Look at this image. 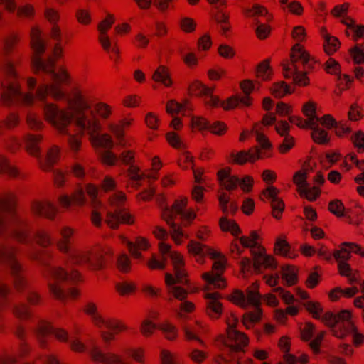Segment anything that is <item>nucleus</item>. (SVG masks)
Masks as SVG:
<instances>
[{
	"label": "nucleus",
	"mask_w": 364,
	"mask_h": 364,
	"mask_svg": "<svg viewBox=\"0 0 364 364\" xmlns=\"http://www.w3.org/2000/svg\"><path fill=\"white\" fill-rule=\"evenodd\" d=\"M362 247L353 242H343L341 244L339 250H336L333 255L336 262H347L350 257V253L355 252L363 255Z\"/></svg>",
	"instance_id": "c756f323"
},
{
	"label": "nucleus",
	"mask_w": 364,
	"mask_h": 364,
	"mask_svg": "<svg viewBox=\"0 0 364 364\" xmlns=\"http://www.w3.org/2000/svg\"><path fill=\"white\" fill-rule=\"evenodd\" d=\"M326 70L328 73L338 75V81L341 85H346L349 88L351 83V79L347 75L341 74L340 65L334 59L330 58L326 63Z\"/></svg>",
	"instance_id": "58836bf2"
},
{
	"label": "nucleus",
	"mask_w": 364,
	"mask_h": 364,
	"mask_svg": "<svg viewBox=\"0 0 364 364\" xmlns=\"http://www.w3.org/2000/svg\"><path fill=\"white\" fill-rule=\"evenodd\" d=\"M0 4L9 12H14L16 11V14L19 17L29 18L33 16L35 13L33 6L30 4H24L17 8L14 0H0Z\"/></svg>",
	"instance_id": "473e14b6"
},
{
	"label": "nucleus",
	"mask_w": 364,
	"mask_h": 364,
	"mask_svg": "<svg viewBox=\"0 0 364 364\" xmlns=\"http://www.w3.org/2000/svg\"><path fill=\"white\" fill-rule=\"evenodd\" d=\"M76 125L80 129L86 131L90 136V141L94 146H99L104 148L112 149L114 146L112 137L109 134H99L100 124L99 121L93 116L90 111L89 114L83 112L76 117Z\"/></svg>",
	"instance_id": "0eeeda50"
},
{
	"label": "nucleus",
	"mask_w": 364,
	"mask_h": 364,
	"mask_svg": "<svg viewBox=\"0 0 364 364\" xmlns=\"http://www.w3.org/2000/svg\"><path fill=\"white\" fill-rule=\"evenodd\" d=\"M91 252L88 250L76 251L69 255L68 259L73 264L77 265L89 264L90 268L93 270L102 269L103 263L102 259H99L97 262H92L91 261Z\"/></svg>",
	"instance_id": "a878e982"
},
{
	"label": "nucleus",
	"mask_w": 364,
	"mask_h": 364,
	"mask_svg": "<svg viewBox=\"0 0 364 364\" xmlns=\"http://www.w3.org/2000/svg\"><path fill=\"white\" fill-rule=\"evenodd\" d=\"M69 107L74 113L70 109H60L53 103L46 105L43 109L46 121L61 134H68V127L74 118L76 120L79 113L89 114L90 112L89 104L78 92L69 99Z\"/></svg>",
	"instance_id": "f03ea898"
},
{
	"label": "nucleus",
	"mask_w": 364,
	"mask_h": 364,
	"mask_svg": "<svg viewBox=\"0 0 364 364\" xmlns=\"http://www.w3.org/2000/svg\"><path fill=\"white\" fill-rule=\"evenodd\" d=\"M136 284L130 281H122L115 284L116 291L122 296H128L136 291Z\"/></svg>",
	"instance_id": "864d4df0"
},
{
	"label": "nucleus",
	"mask_w": 364,
	"mask_h": 364,
	"mask_svg": "<svg viewBox=\"0 0 364 364\" xmlns=\"http://www.w3.org/2000/svg\"><path fill=\"white\" fill-rule=\"evenodd\" d=\"M258 289L259 284L255 282L247 289L245 294L236 290L230 296L231 301L242 308L247 309L250 306L255 308L253 311L247 312L243 315L242 323L247 329L252 328L261 318L262 312L259 307L261 304V296Z\"/></svg>",
	"instance_id": "20e7f679"
},
{
	"label": "nucleus",
	"mask_w": 364,
	"mask_h": 364,
	"mask_svg": "<svg viewBox=\"0 0 364 364\" xmlns=\"http://www.w3.org/2000/svg\"><path fill=\"white\" fill-rule=\"evenodd\" d=\"M30 208L33 215L50 220H55L58 213L55 204L46 198L33 200Z\"/></svg>",
	"instance_id": "f3484780"
},
{
	"label": "nucleus",
	"mask_w": 364,
	"mask_h": 364,
	"mask_svg": "<svg viewBox=\"0 0 364 364\" xmlns=\"http://www.w3.org/2000/svg\"><path fill=\"white\" fill-rule=\"evenodd\" d=\"M312 129L311 137L314 141L318 144H325L329 141L327 132L318 127V124L310 127Z\"/></svg>",
	"instance_id": "6e6d98bb"
},
{
	"label": "nucleus",
	"mask_w": 364,
	"mask_h": 364,
	"mask_svg": "<svg viewBox=\"0 0 364 364\" xmlns=\"http://www.w3.org/2000/svg\"><path fill=\"white\" fill-rule=\"evenodd\" d=\"M301 62L304 69H311L313 65L309 55L297 43L292 48L291 62L283 65V72L285 77L291 78L294 83L299 87L309 84L306 71H301L297 65Z\"/></svg>",
	"instance_id": "39448f33"
},
{
	"label": "nucleus",
	"mask_w": 364,
	"mask_h": 364,
	"mask_svg": "<svg viewBox=\"0 0 364 364\" xmlns=\"http://www.w3.org/2000/svg\"><path fill=\"white\" fill-rule=\"evenodd\" d=\"M60 156L61 148L56 144H53L46 151V161H43L41 156L40 157V160L38 161L40 168L44 171H49L60 160Z\"/></svg>",
	"instance_id": "cd10ccee"
},
{
	"label": "nucleus",
	"mask_w": 364,
	"mask_h": 364,
	"mask_svg": "<svg viewBox=\"0 0 364 364\" xmlns=\"http://www.w3.org/2000/svg\"><path fill=\"white\" fill-rule=\"evenodd\" d=\"M63 92H1L0 102L3 105H31L36 100L47 101L48 97L59 100Z\"/></svg>",
	"instance_id": "1a4fd4ad"
},
{
	"label": "nucleus",
	"mask_w": 364,
	"mask_h": 364,
	"mask_svg": "<svg viewBox=\"0 0 364 364\" xmlns=\"http://www.w3.org/2000/svg\"><path fill=\"white\" fill-rule=\"evenodd\" d=\"M252 132L256 136V141L259 144L262 149L268 150L272 148V144L268 138L262 132L259 124H255L252 128Z\"/></svg>",
	"instance_id": "bf43d9fd"
},
{
	"label": "nucleus",
	"mask_w": 364,
	"mask_h": 364,
	"mask_svg": "<svg viewBox=\"0 0 364 364\" xmlns=\"http://www.w3.org/2000/svg\"><path fill=\"white\" fill-rule=\"evenodd\" d=\"M54 327L51 325L50 323L46 321H41L36 328V333L37 340L38 341L39 346L42 348H46L48 346V342L46 338V336L50 333L52 334L53 330Z\"/></svg>",
	"instance_id": "4c0bfd02"
},
{
	"label": "nucleus",
	"mask_w": 364,
	"mask_h": 364,
	"mask_svg": "<svg viewBox=\"0 0 364 364\" xmlns=\"http://www.w3.org/2000/svg\"><path fill=\"white\" fill-rule=\"evenodd\" d=\"M342 23L347 26L346 34L351 35L355 41L363 36L364 26L357 24L353 19L346 18L342 20Z\"/></svg>",
	"instance_id": "49530a36"
},
{
	"label": "nucleus",
	"mask_w": 364,
	"mask_h": 364,
	"mask_svg": "<svg viewBox=\"0 0 364 364\" xmlns=\"http://www.w3.org/2000/svg\"><path fill=\"white\" fill-rule=\"evenodd\" d=\"M215 253L213 257L209 255L214 260L212 270L202 274L203 279L206 282L205 291H208L212 288L223 289L226 287V282L222 275L226 269L227 259L216 250H215Z\"/></svg>",
	"instance_id": "f8f14e48"
},
{
	"label": "nucleus",
	"mask_w": 364,
	"mask_h": 364,
	"mask_svg": "<svg viewBox=\"0 0 364 364\" xmlns=\"http://www.w3.org/2000/svg\"><path fill=\"white\" fill-rule=\"evenodd\" d=\"M171 248L169 244L161 242L159 244V249L162 255L161 259H158L155 257H153L147 263V265L151 269H164L166 266L167 259L164 256L168 253Z\"/></svg>",
	"instance_id": "e433bc0d"
},
{
	"label": "nucleus",
	"mask_w": 364,
	"mask_h": 364,
	"mask_svg": "<svg viewBox=\"0 0 364 364\" xmlns=\"http://www.w3.org/2000/svg\"><path fill=\"white\" fill-rule=\"evenodd\" d=\"M17 41L18 37L11 35L3 38L0 43V53L3 55L0 69L4 77L1 83L7 89L6 91H21L18 75L15 70L16 60L9 56Z\"/></svg>",
	"instance_id": "7ed1b4c3"
},
{
	"label": "nucleus",
	"mask_w": 364,
	"mask_h": 364,
	"mask_svg": "<svg viewBox=\"0 0 364 364\" xmlns=\"http://www.w3.org/2000/svg\"><path fill=\"white\" fill-rule=\"evenodd\" d=\"M256 75L262 80H268L272 75V68L269 65V60H265L260 63L255 69Z\"/></svg>",
	"instance_id": "052dcab7"
},
{
	"label": "nucleus",
	"mask_w": 364,
	"mask_h": 364,
	"mask_svg": "<svg viewBox=\"0 0 364 364\" xmlns=\"http://www.w3.org/2000/svg\"><path fill=\"white\" fill-rule=\"evenodd\" d=\"M127 247L130 254L136 259L141 257V254L139 250L145 251L149 247V240L143 237H137L134 242L127 241Z\"/></svg>",
	"instance_id": "79ce46f5"
},
{
	"label": "nucleus",
	"mask_w": 364,
	"mask_h": 364,
	"mask_svg": "<svg viewBox=\"0 0 364 364\" xmlns=\"http://www.w3.org/2000/svg\"><path fill=\"white\" fill-rule=\"evenodd\" d=\"M32 48L36 56L32 60L33 68L36 72L42 73L46 75L45 86L37 91H60L58 85L66 84L69 82L68 73L63 69L56 71L53 57L49 56L43 60L41 55L46 50V43L41 36V31L37 28L31 31Z\"/></svg>",
	"instance_id": "f257e3e1"
},
{
	"label": "nucleus",
	"mask_w": 364,
	"mask_h": 364,
	"mask_svg": "<svg viewBox=\"0 0 364 364\" xmlns=\"http://www.w3.org/2000/svg\"><path fill=\"white\" fill-rule=\"evenodd\" d=\"M249 343L247 336L236 329L227 330V338L224 344L233 351H243L245 347Z\"/></svg>",
	"instance_id": "b1692460"
},
{
	"label": "nucleus",
	"mask_w": 364,
	"mask_h": 364,
	"mask_svg": "<svg viewBox=\"0 0 364 364\" xmlns=\"http://www.w3.org/2000/svg\"><path fill=\"white\" fill-rule=\"evenodd\" d=\"M75 233L76 229L70 225H63L59 228L56 247L61 253L70 252Z\"/></svg>",
	"instance_id": "4be33fe9"
},
{
	"label": "nucleus",
	"mask_w": 364,
	"mask_h": 364,
	"mask_svg": "<svg viewBox=\"0 0 364 364\" xmlns=\"http://www.w3.org/2000/svg\"><path fill=\"white\" fill-rule=\"evenodd\" d=\"M186 279H183L182 281H178V278H175L171 273L165 274V284L168 294L170 296L169 301L173 298L178 300L183 301L188 296V291L184 288L177 285L178 284L186 283Z\"/></svg>",
	"instance_id": "aec40b11"
},
{
	"label": "nucleus",
	"mask_w": 364,
	"mask_h": 364,
	"mask_svg": "<svg viewBox=\"0 0 364 364\" xmlns=\"http://www.w3.org/2000/svg\"><path fill=\"white\" fill-rule=\"evenodd\" d=\"M83 311L90 317L92 323L100 328V323L105 316L99 312L97 304L93 301L87 302L83 307Z\"/></svg>",
	"instance_id": "a18cd8bd"
},
{
	"label": "nucleus",
	"mask_w": 364,
	"mask_h": 364,
	"mask_svg": "<svg viewBox=\"0 0 364 364\" xmlns=\"http://www.w3.org/2000/svg\"><path fill=\"white\" fill-rule=\"evenodd\" d=\"M233 162L242 165L247 162L252 163L262 158L260 149L257 146H253L248 151H241L237 153L232 152L230 154Z\"/></svg>",
	"instance_id": "7c9ffc66"
},
{
	"label": "nucleus",
	"mask_w": 364,
	"mask_h": 364,
	"mask_svg": "<svg viewBox=\"0 0 364 364\" xmlns=\"http://www.w3.org/2000/svg\"><path fill=\"white\" fill-rule=\"evenodd\" d=\"M219 225L223 231H229L234 236H237L241 232L239 225L234 220L225 217L220 219Z\"/></svg>",
	"instance_id": "4d7b16f0"
},
{
	"label": "nucleus",
	"mask_w": 364,
	"mask_h": 364,
	"mask_svg": "<svg viewBox=\"0 0 364 364\" xmlns=\"http://www.w3.org/2000/svg\"><path fill=\"white\" fill-rule=\"evenodd\" d=\"M350 53L355 65L354 73L358 80H361L363 75V68L360 66L364 62V50L360 44H356L350 49Z\"/></svg>",
	"instance_id": "72a5a7b5"
},
{
	"label": "nucleus",
	"mask_w": 364,
	"mask_h": 364,
	"mask_svg": "<svg viewBox=\"0 0 364 364\" xmlns=\"http://www.w3.org/2000/svg\"><path fill=\"white\" fill-rule=\"evenodd\" d=\"M250 92H238L229 97L226 101L220 102L218 97L213 92H202L200 97L206 106L216 107L221 105L224 109H230L237 106H249L251 105Z\"/></svg>",
	"instance_id": "ddd939ff"
},
{
	"label": "nucleus",
	"mask_w": 364,
	"mask_h": 364,
	"mask_svg": "<svg viewBox=\"0 0 364 364\" xmlns=\"http://www.w3.org/2000/svg\"><path fill=\"white\" fill-rule=\"evenodd\" d=\"M129 181L127 183V188L137 189L141 186V181L144 178L143 172L139 167L132 165L127 171Z\"/></svg>",
	"instance_id": "ea45409f"
},
{
	"label": "nucleus",
	"mask_w": 364,
	"mask_h": 364,
	"mask_svg": "<svg viewBox=\"0 0 364 364\" xmlns=\"http://www.w3.org/2000/svg\"><path fill=\"white\" fill-rule=\"evenodd\" d=\"M34 237L36 243L42 247H48L52 244L50 235L44 229L38 230Z\"/></svg>",
	"instance_id": "338daca9"
},
{
	"label": "nucleus",
	"mask_w": 364,
	"mask_h": 364,
	"mask_svg": "<svg viewBox=\"0 0 364 364\" xmlns=\"http://www.w3.org/2000/svg\"><path fill=\"white\" fill-rule=\"evenodd\" d=\"M91 360L100 364H129L123 355L114 352H104L100 346L95 343L90 350Z\"/></svg>",
	"instance_id": "dca6fc26"
},
{
	"label": "nucleus",
	"mask_w": 364,
	"mask_h": 364,
	"mask_svg": "<svg viewBox=\"0 0 364 364\" xmlns=\"http://www.w3.org/2000/svg\"><path fill=\"white\" fill-rule=\"evenodd\" d=\"M280 191L273 186H268L266 189L263 190L261 194V198L269 199L271 201L272 214L274 218L279 219L284 209V203L278 197Z\"/></svg>",
	"instance_id": "412c9836"
},
{
	"label": "nucleus",
	"mask_w": 364,
	"mask_h": 364,
	"mask_svg": "<svg viewBox=\"0 0 364 364\" xmlns=\"http://www.w3.org/2000/svg\"><path fill=\"white\" fill-rule=\"evenodd\" d=\"M158 328L161 331L164 337L168 341H173L178 338V328L174 324L168 321L159 323Z\"/></svg>",
	"instance_id": "09e8293b"
},
{
	"label": "nucleus",
	"mask_w": 364,
	"mask_h": 364,
	"mask_svg": "<svg viewBox=\"0 0 364 364\" xmlns=\"http://www.w3.org/2000/svg\"><path fill=\"white\" fill-rule=\"evenodd\" d=\"M195 309V304L192 301L185 299L180 303L178 308L175 311L177 317L183 319L186 318L187 314L193 312Z\"/></svg>",
	"instance_id": "680f3d73"
},
{
	"label": "nucleus",
	"mask_w": 364,
	"mask_h": 364,
	"mask_svg": "<svg viewBox=\"0 0 364 364\" xmlns=\"http://www.w3.org/2000/svg\"><path fill=\"white\" fill-rule=\"evenodd\" d=\"M322 321L331 328L334 336L343 338L355 330V326L351 320V313L343 310L337 314L326 312L323 314Z\"/></svg>",
	"instance_id": "9d476101"
},
{
	"label": "nucleus",
	"mask_w": 364,
	"mask_h": 364,
	"mask_svg": "<svg viewBox=\"0 0 364 364\" xmlns=\"http://www.w3.org/2000/svg\"><path fill=\"white\" fill-rule=\"evenodd\" d=\"M0 174L6 175L11 178H18L21 176L18 168L12 165L9 159L2 154H0Z\"/></svg>",
	"instance_id": "a19ab883"
},
{
	"label": "nucleus",
	"mask_w": 364,
	"mask_h": 364,
	"mask_svg": "<svg viewBox=\"0 0 364 364\" xmlns=\"http://www.w3.org/2000/svg\"><path fill=\"white\" fill-rule=\"evenodd\" d=\"M188 203L186 197L176 200L171 208H165L161 213L162 219L170 226V235L175 244L180 245L183 242V238H188V235L186 234L179 225L174 223L178 214L181 212L183 208H186Z\"/></svg>",
	"instance_id": "9b49d317"
},
{
	"label": "nucleus",
	"mask_w": 364,
	"mask_h": 364,
	"mask_svg": "<svg viewBox=\"0 0 364 364\" xmlns=\"http://www.w3.org/2000/svg\"><path fill=\"white\" fill-rule=\"evenodd\" d=\"M14 235L20 242H26L28 238V231L25 222L16 220L14 225Z\"/></svg>",
	"instance_id": "603ef678"
},
{
	"label": "nucleus",
	"mask_w": 364,
	"mask_h": 364,
	"mask_svg": "<svg viewBox=\"0 0 364 364\" xmlns=\"http://www.w3.org/2000/svg\"><path fill=\"white\" fill-rule=\"evenodd\" d=\"M188 252L193 255H198L200 257L215 255V250L203 245L195 240H191L187 245Z\"/></svg>",
	"instance_id": "37998d69"
},
{
	"label": "nucleus",
	"mask_w": 364,
	"mask_h": 364,
	"mask_svg": "<svg viewBox=\"0 0 364 364\" xmlns=\"http://www.w3.org/2000/svg\"><path fill=\"white\" fill-rule=\"evenodd\" d=\"M46 278L50 293L58 299H65L66 294L63 289L62 282L68 279L67 271L60 266L51 267Z\"/></svg>",
	"instance_id": "4468645a"
},
{
	"label": "nucleus",
	"mask_w": 364,
	"mask_h": 364,
	"mask_svg": "<svg viewBox=\"0 0 364 364\" xmlns=\"http://www.w3.org/2000/svg\"><path fill=\"white\" fill-rule=\"evenodd\" d=\"M253 267L255 271L259 272L261 269H274L277 267V262L273 256L266 254L263 247L252 250Z\"/></svg>",
	"instance_id": "6ab92c4d"
},
{
	"label": "nucleus",
	"mask_w": 364,
	"mask_h": 364,
	"mask_svg": "<svg viewBox=\"0 0 364 364\" xmlns=\"http://www.w3.org/2000/svg\"><path fill=\"white\" fill-rule=\"evenodd\" d=\"M44 16L51 24L50 36L52 39L57 41L53 48V54L55 58H58L62 54V48L60 44L62 38V32L59 26L57 24L59 20V14L55 9L51 7H46L44 11Z\"/></svg>",
	"instance_id": "2eb2a0df"
},
{
	"label": "nucleus",
	"mask_w": 364,
	"mask_h": 364,
	"mask_svg": "<svg viewBox=\"0 0 364 364\" xmlns=\"http://www.w3.org/2000/svg\"><path fill=\"white\" fill-rule=\"evenodd\" d=\"M81 129V133L77 134H68L69 137L68 139V144L70 149L73 153H77L80 151L82 147V136L84 134L86 131Z\"/></svg>",
	"instance_id": "0e129e2a"
},
{
	"label": "nucleus",
	"mask_w": 364,
	"mask_h": 364,
	"mask_svg": "<svg viewBox=\"0 0 364 364\" xmlns=\"http://www.w3.org/2000/svg\"><path fill=\"white\" fill-rule=\"evenodd\" d=\"M12 313L16 318L22 321L28 320L31 317V309L25 303L14 304L12 308Z\"/></svg>",
	"instance_id": "8fccbe9b"
},
{
	"label": "nucleus",
	"mask_w": 364,
	"mask_h": 364,
	"mask_svg": "<svg viewBox=\"0 0 364 364\" xmlns=\"http://www.w3.org/2000/svg\"><path fill=\"white\" fill-rule=\"evenodd\" d=\"M282 279L288 286H292L297 282V270L294 266H284L282 268Z\"/></svg>",
	"instance_id": "3c124183"
},
{
	"label": "nucleus",
	"mask_w": 364,
	"mask_h": 364,
	"mask_svg": "<svg viewBox=\"0 0 364 364\" xmlns=\"http://www.w3.org/2000/svg\"><path fill=\"white\" fill-rule=\"evenodd\" d=\"M204 296L208 300L206 314L212 318H218L223 311L222 304L218 301L220 294L218 292H207Z\"/></svg>",
	"instance_id": "2f4dec72"
},
{
	"label": "nucleus",
	"mask_w": 364,
	"mask_h": 364,
	"mask_svg": "<svg viewBox=\"0 0 364 364\" xmlns=\"http://www.w3.org/2000/svg\"><path fill=\"white\" fill-rule=\"evenodd\" d=\"M126 200V195L122 191H117L109 198L110 209L107 212L105 222L111 229H118L120 224L134 223V216L123 208Z\"/></svg>",
	"instance_id": "423d86ee"
},
{
	"label": "nucleus",
	"mask_w": 364,
	"mask_h": 364,
	"mask_svg": "<svg viewBox=\"0 0 364 364\" xmlns=\"http://www.w3.org/2000/svg\"><path fill=\"white\" fill-rule=\"evenodd\" d=\"M153 79L155 82L162 83L166 87H168L172 83L167 69L163 65L159 66L154 71Z\"/></svg>",
	"instance_id": "5fc2aeb1"
},
{
	"label": "nucleus",
	"mask_w": 364,
	"mask_h": 364,
	"mask_svg": "<svg viewBox=\"0 0 364 364\" xmlns=\"http://www.w3.org/2000/svg\"><path fill=\"white\" fill-rule=\"evenodd\" d=\"M193 109V107L188 100H184L182 102L171 100L167 102L166 106V110L170 114H176L181 111H191Z\"/></svg>",
	"instance_id": "de8ad7c7"
},
{
	"label": "nucleus",
	"mask_w": 364,
	"mask_h": 364,
	"mask_svg": "<svg viewBox=\"0 0 364 364\" xmlns=\"http://www.w3.org/2000/svg\"><path fill=\"white\" fill-rule=\"evenodd\" d=\"M187 356L194 363L202 364L208 358V353L198 348H192Z\"/></svg>",
	"instance_id": "774afa93"
},
{
	"label": "nucleus",
	"mask_w": 364,
	"mask_h": 364,
	"mask_svg": "<svg viewBox=\"0 0 364 364\" xmlns=\"http://www.w3.org/2000/svg\"><path fill=\"white\" fill-rule=\"evenodd\" d=\"M114 22V18L113 15L108 14L107 18L98 24L97 29L100 32L98 40L102 47L107 53L117 55L119 51L117 45L114 44L112 46L109 37L107 35V30L112 27Z\"/></svg>",
	"instance_id": "a211bd4d"
},
{
	"label": "nucleus",
	"mask_w": 364,
	"mask_h": 364,
	"mask_svg": "<svg viewBox=\"0 0 364 364\" xmlns=\"http://www.w3.org/2000/svg\"><path fill=\"white\" fill-rule=\"evenodd\" d=\"M102 327L112 330L116 334L126 331L128 329L127 326L122 321L113 317H104L100 323V328Z\"/></svg>",
	"instance_id": "c03bdc74"
},
{
	"label": "nucleus",
	"mask_w": 364,
	"mask_h": 364,
	"mask_svg": "<svg viewBox=\"0 0 364 364\" xmlns=\"http://www.w3.org/2000/svg\"><path fill=\"white\" fill-rule=\"evenodd\" d=\"M43 135L28 134L24 136V148L26 151L31 156L36 158L37 161L41 156V148L40 144L43 141Z\"/></svg>",
	"instance_id": "c85d7f7f"
},
{
	"label": "nucleus",
	"mask_w": 364,
	"mask_h": 364,
	"mask_svg": "<svg viewBox=\"0 0 364 364\" xmlns=\"http://www.w3.org/2000/svg\"><path fill=\"white\" fill-rule=\"evenodd\" d=\"M134 122V119L128 115L117 123H109L108 124V129L113 134L119 146H124L126 145L125 132Z\"/></svg>",
	"instance_id": "5701e85b"
},
{
	"label": "nucleus",
	"mask_w": 364,
	"mask_h": 364,
	"mask_svg": "<svg viewBox=\"0 0 364 364\" xmlns=\"http://www.w3.org/2000/svg\"><path fill=\"white\" fill-rule=\"evenodd\" d=\"M16 203V196L12 192H6L0 194V210L11 212ZM7 228L6 218L0 213V235L4 232Z\"/></svg>",
	"instance_id": "393cba45"
},
{
	"label": "nucleus",
	"mask_w": 364,
	"mask_h": 364,
	"mask_svg": "<svg viewBox=\"0 0 364 364\" xmlns=\"http://www.w3.org/2000/svg\"><path fill=\"white\" fill-rule=\"evenodd\" d=\"M169 257L173 267L175 278H178V281H182L186 277V272L184 269V259L181 254L176 251H169Z\"/></svg>",
	"instance_id": "f704fd0d"
},
{
	"label": "nucleus",
	"mask_w": 364,
	"mask_h": 364,
	"mask_svg": "<svg viewBox=\"0 0 364 364\" xmlns=\"http://www.w3.org/2000/svg\"><path fill=\"white\" fill-rule=\"evenodd\" d=\"M185 338L187 341H197L203 344V341L200 338V336L208 331L206 323L196 321L193 324H186L183 326Z\"/></svg>",
	"instance_id": "bb28decb"
},
{
	"label": "nucleus",
	"mask_w": 364,
	"mask_h": 364,
	"mask_svg": "<svg viewBox=\"0 0 364 364\" xmlns=\"http://www.w3.org/2000/svg\"><path fill=\"white\" fill-rule=\"evenodd\" d=\"M16 249L14 247H0V262H7L13 277L14 289L19 292L23 291L28 286V281L23 274L22 264L16 259Z\"/></svg>",
	"instance_id": "6e6552de"
},
{
	"label": "nucleus",
	"mask_w": 364,
	"mask_h": 364,
	"mask_svg": "<svg viewBox=\"0 0 364 364\" xmlns=\"http://www.w3.org/2000/svg\"><path fill=\"white\" fill-rule=\"evenodd\" d=\"M210 122L203 116L193 115L191 117V127L194 130H208Z\"/></svg>",
	"instance_id": "69168bd1"
},
{
	"label": "nucleus",
	"mask_w": 364,
	"mask_h": 364,
	"mask_svg": "<svg viewBox=\"0 0 364 364\" xmlns=\"http://www.w3.org/2000/svg\"><path fill=\"white\" fill-rule=\"evenodd\" d=\"M323 36L324 38L323 46L325 51L328 55H331L338 49L340 42L337 38L331 36L327 33H323Z\"/></svg>",
	"instance_id": "13d9d810"
},
{
	"label": "nucleus",
	"mask_w": 364,
	"mask_h": 364,
	"mask_svg": "<svg viewBox=\"0 0 364 364\" xmlns=\"http://www.w3.org/2000/svg\"><path fill=\"white\" fill-rule=\"evenodd\" d=\"M127 353L132 360L139 364L146 363V350L143 347H133L127 350Z\"/></svg>",
	"instance_id": "e2e57ef3"
},
{
	"label": "nucleus",
	"mask_w": 364,
	"mask_h": 364,
	"mask_svg": "<svg viewBox=\"0 0 364 364\" xmlns=\"http://www.w3.org/2000/svg\"><path fill=\"white\" fill-rule=\"evenodd\" d=\"M218 178L220 185L228 191L235 189L239 184V178L230 175V169L226 168L218 172Z\"/></svg>",
	"instance_id": "c9c22d12"
}]
</instances>
